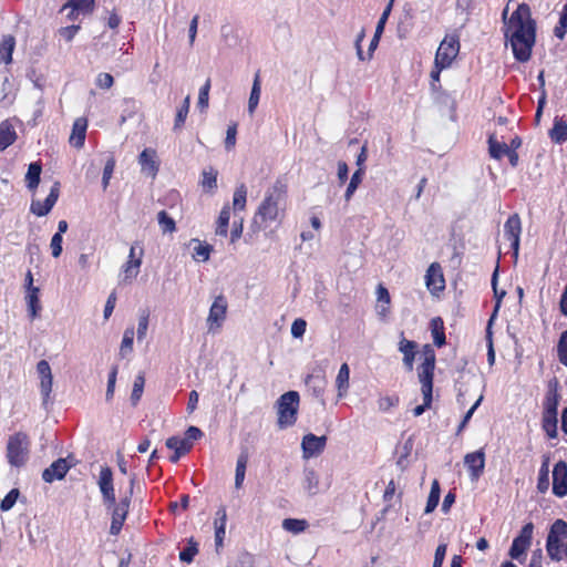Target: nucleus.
Instances as JSON below:
<instances>
[{
	"mask_svg": "<svg viewBox=\"0 0 567 567\" xmlns=\"http://www.w3.org/2000/svg\"><path fill=\"white\" fill-rule=\"evenodd\" d=\"M513 54L519 62H527L536 41V21L532 18L530 8L520 3L509 18V27L505 30Z\"/></svg>",
	"mask_w": 567,
	"mask_h": 567,
	"instance_id": "1",
	"label": "nucleus"
},
{
	"mask_svg": "<svg viewBox=\"0 0 567 567\" xmlns=\"http://www.w3.org/2000/svg\"><path fill=\"white\" fill-rule=\"evenodd\" d=\"M424 360L417 368L419 381L421 383V392L423 395V404L417 405L413 410L414 416L422 415L426 409L431 406L433 399V378L435 369V352L430 344L423 348Z\"/></svg>",
	"mask_w": 567,
	"mask_h": 567,
	"instance_id": "2",
	"label": "nucleus"
},
{
	"mask_svg": "<svg viewBox=\"0 0 567 567\" xmlns=\"http://www.w3.org/2000/svg\"><path fill=\"white\" fill-rule=\"evenodd\" d=\"M287 186L281 181H276L266 192L264 200L260 203L255 215V223L259 220L264 224L276 221L281 206L285 205Z\"/></svg>",
	"mask_w": 567,
	"mask_h": 567,
	"instance_id": "3",
	"label": "nucleus"
},
{
	"mask_svg": "<svg viewBox=\"0 0 567 567\" xmlns=\"http://www.w3.org/2000/svg\"><path fill=\"white\" fill-rule=\"evenodd\" d=\"M299 393L297 391H288L279 396L276 402L279 429L292 426L297 421L299 408Z\"/></svg>",
	"mask_w": 567,
	"mask_h": 567,
	"instance_id": "4",
	"label": "nucleus"
},
{
	"mask_svg": "<svg viewBox=\"0 0 567 567\" xmlns=\"http://www.w3.org/2000/svg\"><path fill=\"white\" fill-rule=\"evenodd\" d=\"M29 456L28 435L22 432L10 435L7 443V458L11 466H23Z\"/></svg>",
	"mask_w": 567,
	"mask_h": 567,
	"instance_id": "5",
	"label": "nucleus"
},
{
	"mask_svg": "<svg viewBox=\"0 0 567 567\" xmlns=\"http://www.w3.org/2000/svg\"><path fill=\"white\" fill-rule=\"evenodd\" d=\"M460 37L456 33L446 34L435 54L434 68H449L460 52Z\"/></svg>",
	"mask_w": 567,
	"mask_h": 567,
	"instance_id": "6",
	"label": "nucleus"
},
{
	"mask_svg": "<svg viewBox=\"0 0 567 567\" xmlns=\"http://www.w3.org/2000/svg\"><path fill=\"white\" fill-rule=\"evenodd\" d=\"M534 525L533 523H527L523 526L519 532V535L516 536L512 543L508 555L512 559L520 560V557L526 553L528 547L530 546L533 538Z\"/></svg>",
	"mask_w": 567,
	"mask_h": 567,
	"instance_id": "7",
	"label": "nucleus"
},
{
	"mask_svg": "<svg viewBox=\"0 0 567 567\" xmlns=\"http://www.w3.org/2000/svg\"><path fill=\"white\" fill-rule=\"evenodd\" d=\"M522 233V223L518 214H513L508 217L504 225V237L511 243L509 247L513 249L514 256H518L519 241Z\"/></svg>",
	"mask_w": 567,
	"mask_h": 567,
	"instance_id": "8",
	"label": "nucleus"
},
{
	"mask_svg": "<svg viewBox=\"0 0 567 567\" xmlns=\"http://www.w3.org/2000/svg\"><path fill=\"white\" fill-rule=\"evenodd\" d=\"M97 485L100 487L103 503L106 507L114 505L113 473L109 466H103L100 472Z\"/></svg>",
	"mask_w": 567,
	"mask_h": 567,
	"instance_id": "9",
	"label": "nucleus"
},
{
	"mask_svg": "<svg viewBox=\"0 0 567 567\" xmlns=\"http://www.w3.org/2000/svg\"><path fill=\"white\" fill-rule=\"evenodd\" d=\"M327 444V436H317L312 433H308L302 437L301 449L303 458H311L320 455Z\"/></svg>",
	"mask_w": 567,
	"mask_h": 567,
	"instance_id": "10",
	"label": "nucleus"
},
{
	"mask_svg": "<svg viewBox=\"0 0 567 567\" xmlns=\"http://www.w3.org/2000/svg\"><path fill=\"white\" fill-rule=\"evenodd\" d=\"M59 195H60V183L55 182L53 184V186L51 187L50 194L48 195V197L45 198L44 202L32 200L31 206H30L31 213L39 217L47 216L52 210L53 206L55 205V203L59 198Z\"/></svg>",
	"mask_w": 567,
	"mask_h": 567,
	"instance_id": "11",
	"label": "nucleus"
},
{
	"mask_svg": "<svg viewBox=\"0 0 567 567\" xmlns=\"http://www.w3.org/2000/svg\"><path fill=\"white\" fill-rule=\"evenodd\" d=\"M74 464L70 457L58 458L49 467L42 472V480L47 483H52L55 480H62Z\"/></svg>",
	"mask_w": 567,
	"mask_h": 567,
	"instance_id": "12",
	"label": "nucleus"
},
{
	"mask_svg": "<svg viewBox=\"0 0 567 567\" xmlns=\"http://www.w3.org/2000/svg\"><path fill=\"white\" fill-rule=\"evenodd\" d=\"M227 312V300L223 295H219L215 298L213 305L210 306L207 323L209 324V330H213L214 327L220 328L221 323L226 318Z\"/></svg>",
	"mask_w": 567,
	"mask_h": 567,
	"instance_id": "13",
	"label": "nucleus"
},
{
	"mask_svg": "<svg viewBox=\"0 0 567 567\" xmlns=\"http://www.w3.org/2000/svg\"><path fill=\"white\" fill-rule=\"evenodd\" d=\"M553 493L557 497L567 495V463L559 461L553 470Z\"/></svg>",
	"mask_w": 567,
	"mask_h": 567,
	"instance_id": "14",
	"label": "nucleus"
},
{
	"mask_svg": "<svg viewBox=\"0 0 567 567\" xmlns=\"http://www.w3.org/2000/svg\"><path fill=\"white\" fill-rule=\"evenodd\" d=\"M464 464L470 471L471 478L477 480L483 474L485 467V453L483 449L467 453L464 456Z\"/></svg>",
	"mask_w": 567,
	"mask_h": 567,
	"instance_id": "15",
	"label": "nucleus"
},
{
	"mask_svg": "<svg viewBox=\"0 0 567 567\" xmlns=\"http://www.w3.org/2000/svg\"><path fill=\"white\" fill-rule=\"evenodd\" d=\"M37 371L40 375V389L43 396V404L48 402L50 393L52 391L53 377L50 364L45 360H41L37 364Z\"/></svg>",
	"mask_w": 567,
	"mask_h": 567,
	"instance_id": "16",
	"label": "nucleus"
},
{
	"mask_svg": "<svg viewBox=\"0 0 567 567\" xmlns=\"http://www.w3.org/2000/svg\"><path fill=\"white\" fill-rule=\"evenodd\" d=\"M458 373L460 375L455 380V390L457 391V401L461 402V399L468 393L470 386L477 383L478 378L472 371L466 370L465 367H462Z\"/></svg>",
	"mask_w": 567,
	"mask_h": 567,
	"instance_id": "17",
	"label": "nucleus"
},
{
	"mask_svg": "<svg viewBox=\"0 0 567 567\" xmlns=\"http://www.w3.org/2000/svg\"><path fill=\"white\" fill-rule=\"evenodd\" d=\"M426 286L431 291H441L444 289V277L442 268L437 262H433L426 270Z\"/></svg>",
	"mask_w": 567,
	"mask_h": 567,
	"instance_id": "18",
	"label": "nucleus"
},
{
	"mask_svg": "<svg viewBox=\"0 0 567 567\" xmlns=\"http://www.w3.org/2000/svg\"><path fill=\"white\" fill-rule=\"evenodd\" d=\"M138 163L142 171L147 175L155 177L158 172V164L156 162V152L152 148H145L138 155Z\"/></svg>",
	"mask_w": 567,
	"mask_h": 567,
	"instance_id": "19",
	"label": "nucleus"
},
{
	"mask_svg": "<svg viewBox=\"0 0 567 567\" xmlns=\"http://www.w3.org/2000/svg\"><path fill=\"white\" fill-rule=\"evenodd\" d=\"M135 250H136V246L133 245L130 249L128 260L123 266V271L125 274V280L135 278L138 275V269L142 265V257H143L144 250L141 247L137 257H136Z\"/></svg>",
	"mask_w": 567,
	"mask_h": 567,
	"instance_id": "20",
	"label": "nucleus"
},
{
	"mask_svg": "<svg viewBox=\"0 0 567 567\" xmlns=\"http://www.w3.org/2000/svg\"><path fill=\"white\" fill-rule=\"evenodd\" d=\"M327 381L323 375L311 373L306 378V385L312 392L313 396L320 401L322 405L326 404L323 392Z\"/></svg>",
	"mask_w": 567,
	"mask_h": 567,
	"instance_id": "21",
	"label": "nucleus"
},
{
	"mask_svg": "<svg viewBox=\"0 0 567 567\" xmlns=\"http://www.w3.org/2000/svg\"><path fill=\"white\" fill-rule=\"evenodd\" d=\"M417 344L414 341L406 340L403 336L399 342V351L403 353V364L408 371L413 370L414 358Z\"/></svg>",
	"mask_w": 567,
	"mask_h": 567,
	"instance_id": "22",
	"label": "nucleus"
},
{
	"mask_svg": "<svg viewBox=\"0 0 567 567\" xmlns=\"http://www.w3.org/2000/svg\"><path fill=\"white\" fill-rule=\"evenodd\" d=\"M87 122L83 117H79L74 121L72 127V134L70 136V143L80 148L84 145L85 133H86Z\"/></svg>",
	"mask_w": 567,
	"mask_h": 567,
	"instance_id": "23",
	"label": "nucleus"
},
{
	"mask_svg": "<svg viewBox=\"0 0 567 567\" xmlns=\"http://www.w3.org/2000/svg\"><path fill=\"white\" fill-rule=\"evenodd\" d=\"M302 487L310 496L319 493V475L313 468L306 467L303 470Z\"/></svg>",
	"mask_w": 567,
	"mask_h": 567,
	"instance_id": "24",
	"label": "nucleus"
},
{
	"mask_svg": "<svg viewBox=\"0 0 567 567\" xmlns=\"http://www.w3.org/2000/svg\"><path fill=\"white\" fill-rule=\"evenodd\" d=\"M17 133L12 124L6 120L0 123V151H4L11 144L14 143Z\"/></svg>",
	"mask_w": 567,
	"mask_h": 567,
	"instance_id": "25",
	"label": "nucleus"
},
{
	"mask_svg": "<svg viewBox=\"0 0 567 567\" xmlns=\"http://www.w3.org/2000/svg\"><path fill=\"white\" fill-rule=\"evenodd\" d=\"M497 277H498V266L495 268V270H494V272L492 275V287H493V290H494V297L496 299V303H495V308H494L493 315H492V317L488 320V327H487L488 336L491 334L489 327H491L494 318L496 317V315H497V312H498V310L501 308V303H502L503 298L506 296V291L505 290H498L497 289Z\"/></svg>",
	"mask_w": 567,
	"mask_h": 567,
	"instance_id": "26",
	"label": "nucleus"
},
{
	"mask_svg": "<svg viewBox=\"0 0 567 567\" xmlns=\"http://www.w3.org/2000/svg\"><path fill=\"white\" fill-rule=\"evenodd\" d=\"M549 488V455L543 456V463L539 468L537 480V491L539 493H546Z\"/></svg>",
	"mask_w": 567,
	"mask_h": 567,
	"instance_id": "27",
	"label": "nucleus"
},
{
	"mask_svg": "<svg viewBox=\"0 0 567 567\" xmlns=\"http://www.w3.org/2000/svg\"><path fill=\"white\" fill-rule=\"evenodd\" d=\"M16 47V39L11 34L3 35L0 42V61L10 63Z\"/></svg>",
	"mask_w": 567,
	"mask_h": 567,
	"instance_id": "28",
	"label": "nucleus"
},
{
	"mask_svg": "<svg viewBox=\"0 0 567 567\" xmlns=\"http://www.w3.org/2000/svg\"><path fill=\"white\" fill-rule=\"evenodd\" d=\"M41 172H42V166L39 162H33L29 165L28 172L25 174V182H27V187L30 190H34L38 187V185L40 183Z\"/></svg>",
	"mask_w": 567,
	"mask_h": 567,
	"instance_id": "29",
	"label": "nucleus"
},
{
	"mask_svg": "<svg viewBox=\"0 0 567 567\" xmlns=\"http://www.w3.org/2000/svg\"><path fill=\"white\" fill-rule=\"evenodd\" d=\"M558 403H559V395L557 393V390L550 388L545 398L543 414L550 415V416H553V415L557 416Z\"/></svg>",
	"mask_w": 567,
	"mask_h": 567,
	"instance_id": "30",
	"label": "nucleus"
},
{
	"mask_svg": "<svg viewBox=\"0 0 567 567\" xmlns=\"http://www.w3.org/2000/svg\"><path fill=\"white\" fill-rule=\"evenodd\" d=\"M94 7V0H69L63 9L71 8L72 11L70 13V17L76 13H89L93 10Z\"/></svg>",
	"mask_w": 567,
	"mask_h": 567,
	"instance_id": "31",
	"label": "nucleus"
},
{
	"mask_svg": "<svg viewBox=\"0 0 567 567\" xmlns=\"http://www.w3.org/2000/svg\"><path fill=\"white\" fill-rule=\"evenodd\" d=\"M549 136L555 143H563L567 140V123L561 118H555Z\"/></svg>",
	"mask_w": 567,
	"mask_h": 567,
	"instance_id": "32",
	"label": "nucleus"
},
{
	"mask_svg": "<svg viewBox=\"0 0 567 567\" xmlns=\"http://www.w3.org/2000/svg\"><path fill=\"white\" fill-rule=\"evenodd\" d=\"M248 463V454L246 452L240 453L236 463V472H235V487L240 488L243 486L246 467Z\"/></svg>",
	"mask_w": 567,
	"mask_h": 567,
	"instance_id": "33",
	"label": "nucleus"
},
{
	"mask_svg": "<svg viewBox=\"0 0 567 567\" xmlns=\"http://www.w3.org/2000/svg\"><path fill=\"white\" fill-rule=\"evenodd\" d=\"M350 369L347 363H343L338 372L336 384L338 388L339 396H343L349 388Z\"/></svg>",
	"mask_w": 567,
	"mask_h": 567,
	"instance_id": "34",
	"label": "nucleus"
},
{
	"mask_svg": "<svg viewBox=\"0 0 567 567\" xmlns=\"http://www.w3.org/2000/svg\"><path fill=\"white\" fill-rule=\"evenodd\" d=\"M441 488L437 480H434L431 485V491L427 497L426 506L424 509L425 514L432 513L440 502Z\"/></svg>",
	"mask_w": 567,
	"mask_h": 567,
	"instance_id": "35",
	"label": "nucleus"
},
{
	"mask_svg": "<svg viewBox=\"0 0 567 567\" xmlns=\"http://www.w3.org/2000/svg\"><path fill=\"white\" fill-rule=\"evenodd\" d=\"M364 168H358L351 176L350 183L344 193V199L349 202L362 182Z\"/></svg>",
	"mask_w": 567,
	"mask_h": 567,
	"instance_id": "36",
	"label": "nucleus"
},
{
	"mask_svg": "<svg viewBox=\"0 0 567 567\" xmlns=\"http://www.w3.org/2000/svg\"><path fill=\"white\" fill-rule=\"evenodd\" d=\"M509 146L506 143H501L494 138L493 135L488 138V152L491 157L495 159L502 158L503 155H506Z\"/></svg>",
	"mask_w": 567,
	"mask_h": 567,
	"instance_id": "37",
	"label": "nucleus"
},
{
	"mask_svg": "<svg viewBox=\"0 0 567 567\" xmlns=\"http://www.w3.org/2000/svg\"><path fill=\"white\" fill-rule=\"evenodd\" d=\"M230 218V208L229 206H225L218 216L217 219V227H216V235L226 237L228 233V224Z\"/></svg>",
	"mask_w": 567,
	"mask_h": 567,
	"instance_id": "38",
	"label": "nucleus"
},
{
	"mask_svg": "<svg viewBox=\"0 0 567 567\" xmlns=\"http://www.w3.org/2000/svg\"><path fill=\"white\" fill-rule=\"evenodd\" d=\"M111 509H112V522H111V527H110V534L118 535L123 527V524L125 522L127 513L124 511L116 509V508H111Z\"/></svg>",
	"mask_w": 567,
	"mask_h": 567,
	"instance_id": "39",
	"label": "nucleus"
},
{
	"mask_svg": "<svg viewBox=\"0 0 567 567\" xmlns=\"http://www.w3.org/2000/svg\"><path fill=\"white\" fill-rule=\"evenodd\" d=\"M133 341H134V329L133 327L125 329L121 348H120V357L125 358L133 350Z\"/></svg>",
	"mask_w": 567,
	"mask_h": 567,
	"instance_id": "40",
	"label": "nucleus"
},
{
	"mask_svg": "<svg viewBox=\"0 0 567 567\" xmlns=\"http://www.w3.org/2000/svg\"><path fill=\"white\" fill-rule=\"evenodd\" d=\"M432 326L433 342L436 347L441 348L445 344V333L443 331V322L441 318H434L432 320Z\"/></svg>",
	"mask_w": 567,
	"mask_h": 567,
	"instance_id": "41",
	"label": "nucleus"
},
{
	"mask_svg": "<svg viewBox=\"0 0 567 567\" xmlns=\"http://www.w3.org/2000/svg\"><path fill=\"white\" fill-rule=\"evenodd\" d=\"M38 293L39 288L32 287L27 296V302L31 319H34L41 309Z\"/></svg>",
	"mask_w": 567,
	"mask_h": 567,
	"instance_id": "42",
	"label": "nucleus"
},
{
	"mask_svg": "<svg viewBox=\"0 0 567 567\" xmlns=\"http://www.w3.org/2000/svg\"><path fill=\"white\" fill-rule=\"evenodd\" d=\"M190 243L196 244V246L194 247L193 257L197 258L202 261H207L209 259L210 252L213 250V246H210L208 244H203L198 239H192Z\"/></svg>",
	"mask_w": 567,
	"mask_h": 567,
	"instance_id": "43",
	"label": "nucleus"
},
{
	"mask_svg": "<svg viewBox=\"0 0 567 567\" xmlns=\"http://www.w3.org/2000/svg\"><path fill=\"white\" fill-rule=\"evenodd\" d=\"M308 526V523L305 519L297 518H286L282 520V528L292 534H298L303 532Z\"/></svg>",
	"mask_w": 567,
	"mask_h": 567,
	"instance_id": "44",
	"label": "nucleus"
},
{
	"mask_svg": "<svg viewBox=\"0 0 567 567\" xmlns=\"http://www.w3.org/2000/svg\"><path fill=\"white\" fill-rule=\"evenodd\" d=\"M189 105H190V97H189V95H187L184 99L182 106L177 110V113L175 116V122H174L175 131L179 130L184 125L187 114L189 112Z\"/></svg>",
	"mask_w": 567,
	"mask_h": 567,
	"instance_id": "45",
	"label": "nucleus"
},
{
	"mask_svg": "<svg viewBox=\"0 0 567 567\" xmlns=\"http://www.w3.org/2000/svg\"><path fill=\"white\" fill-rule=\"evenodd\" d=\"M144 384H145L144 374L143 373L137 374L134 380L133 390L131 393L132 405L135 406L138 403V401L141 400V396L143 394V390H144Z\"/></svg>",
	"mask_w": 567,
	"mask_h": 567,
	"instance_id": "46",
	"label": "nucleus"
},
{
	"mask_svg": "<svg viewBox=\"0 0 567 567\" xmlns=\"http://www.w3.org/2000/svg\"><path fill=\"white\" fill-rule=\"evenodd\" d=\"M247 187L245 184H240L236 187L233 198V205L235 210H243L246 206Z\"/></svg>",
	"mask_w": 567,
	"mask_h": 567,
	"instance_id": "47",
	"label": "nucleus"
},
{
	"mask_svg": "<svg viewBox=\"0 0 567 567\" xmlns=\"http://www.w3.org/2000/svg\"><path fill=\"white\" fill-rule=\"evenodd\" d=\"M260 99V83H259V76L256 75L254 80V84L251 87L249 101H248V112L252 114L259 103Z\"/></svg>",
	"mask_w": 567,
	"mask_h": 567,
	"instance_id": "48",
	"label": "nucleus"
},
{
	"mask_svg": "<svg viewBox=\"0 0 567 567\" xmlns=\"http://www.w3.org/2000/svg\"><path fill=\"white\" fill-rule=\"evenodd\" d=\"M134 484H135V476L131 477L130 488H128L127 493L125 494V496L118 503H116V499L114 498V505H111L110 508H116V509L124 511V512L128 513V507L131 504V496L133 495Z\"/></svg>",
	"mask_w": 567,
	"mask_h": 567,
	"instance_id": "49",
	"label": "nucleus"
},
{
	"mask_svg": "<svg viewBox=\"0 0 567 567\" xmlns=\"http://www.w3.org/2000/svg\"><path fill=\"white\" fill-rule=\"evenodd\" d=\"M198 553V544L190 538L187 546L179 553V559L183 563H192L195 555Z\"/></svg>",
	"mask_w": 567,
	"mask_h": 567,
	"instance_id": "50",
	"label": "nucleus"
},
{
	"mask_svg": "<svg viewBox=\"0 0 567 567\" xmlns=\"http://www.w3.org/2000/svg\"><path fill=\"white\" fill-rule=\"evenodd\" d=\"M557 416L543 414V429L550 439L557 436Z\"/></svg>",
	"mask_w": 567,
	"mask_h": 567,
	"instance_id": "51",
	"label": "nucleus"
},
{
	"mask_svg": "<svg viewBox=\"0 0 567 567\" xmlns=\"http://www.w3.org/2000/svg\"><path fill=\"white\" fill-rule=\"evenodd\" d=\"M157 220L163 233H173L176 229L174 219L165 210L158 213Z\"/></svg>",
	"mask_w": 567,
	"mask_h": 567,
	"instance_id": "52",
	"label": "nucleus"
},
{
	"mask_svg": "<svg viewBox=\"0 0 567 567\" xmlns=\"http://www.w3.org/2000/svg\"><path fill=\"white\" fill-rule=\"evenodd\" d=\"M217 171L214 168H209V171H204L202 176V185L204 188H207L208 190H213L217 188Z\"/></svg>",
	"mask_w": 567,
	"mask_h": 567,
	"instance_id": "53",
	"label": "nucleus"
},
{
	"mask_svg": "<svg viewBox=\"0 0 567 567\" xmlns=\"http://www.w3.org/2000/svg\"><path fill=\"white\" fill-rule=\"evenodd\" d=\"M19 494H20L19 489H17V488L11 489L4 496V498L1 501L0 509L2 512H7V511L11 509L14 506V504H16L18 497H19Z\"/></svg>",
	"mask_w": 567,
	"mask_h": 567,
	"instance_id": "54",
	"label": "nucleus"
},
{
	"mask_svg": "<svg viewBox=\"0 0 567 567\" xmlns=\"http://www.w3.org/2000/svg\"><path fill=\"white\" fill-rule=\"evenodd\" d=\"M114 168H115V159H114V157L111 156L106 161L104 169H103V176H102L103 189L107 188V186L110 184V179H111V177L113 175Z\"/></svg>",
	"mask_w": 567,
	"mask_h": 567,
	"instance_id": "55",
	"label": "nucleus"
},
{
	"mask_svg": "<svg viewBox=\"0 0 567 567\" xmlns=\"http://www.w3.org/2000/svg\"><path fill=\"white\" fill-rule=\"evenodd\" d=\"M148 318L150 313L146 310H143L138 317V327H137V339L143 340L146 336L148 328Z\"/></svg>",
	"mask_w": 567,
	"mask_h": 567,
	"instance_id": "56",
	"label": "nucleus"
},
{
	"mask_svg": "<svg viewBox=\"0 0 567 567\" xmlns=\"http://www.w3.org/2000/svg\"><path fill=\"white\" fill-rule=\"evenodd\" d=\"M557 348L559 361L567 367V330L560 334Z\"/></svg>",
	"mask_w": 567,
	"mask_h": 567,
	"instance_id": "57",
	"label": "nucleus"
},
{
	"mask_svg": "<svg viewBox=\"0 0 567 567\" xmlns=\"http://www.w3.org/2000/svg\"><path fill=\"white\" fill-rule=\"evenodd\" d=\"M209 90H210V80L207 79L205 84L200 87L199 94H198L197 105L200 109H206L208 106Z\"/></svg>",
	"mask_w": 567,
	"mask_h": 567,
	"instance_id": "58",
	"label": "nucleus"
},
{
	"mask_svg": "<svg viewBox=\"0 0 567 567\" xmlns=\"http://www.w3.org/2000/svg\"><path fill=\"white\" fill-rule=\"evenodd\" d=\"M236 135H237V124L234 123L228 126L225 138V147L226 150H231L236 144Z\"/></svg>",
	"mask_w": 567,
	"mask_h": 567,
	"instance_id": "59",
	"label": "nucleus"
},
{
	"mask_svg": "<svg viewBox=\"0 0 567 567\" xmlns=\"http://www.w3.org/2000/svg\"><path fill=\"white\" fill-rule=\"evenodd\" d=\"M62 241H63V238H62V235H60V234H54L53 237L51 238L50 248L52 250V256L54 258L60 257L62 254Z\"/></svg>",
	"mask_w": 567,
	"mask_h": 567,
	"instance_id": "60",
	"label": "nucleus"
},
{
	"mask_svg": "<svg viewBox=\"0 0 567 567\" xmlns=\"http://www.w3.org/2000/svg\"><path fill=\"white\" fill-rule=\"evenodd\" d=\"M307 323L303 319L298 318L291 324V334L293 338H301L306 332Z\"/></svg>",
	"mask_w": 567,
	"mask_h": 567,
	"instance_id": "61",
	"label": "nucleus"
},
{
	"mask_svg": "<svg viewBox=\"0 0 567 567\" xmlns=\"http://www.w3.org/2000/svg\"><path fill=\"white\" fill-rule=\"evenodd\" d=\"M391 10H392V1H390V3L385 7V9L383 10L378 23H377V27H375V31L379 32V34H382L383 31H384V28H385V23L389 19V16L391 13Z\"/></svg>",
	"mask_w": 567,
	"mask_h": 567,
	"instance_id": "62",
	"label": "nucleus"
},
{
	"mask_svg": "<svg viewBox=\"0 0 567 567\" xmlns=\"http://www.w3.org/2000/svg\"><path fill=\"white\" fill-rule=\"evenodd\" d=\"M447 545L446 544H440L436 547L435 555H434V561L433 567H442L445 555H446Z\"/></svg>",
	"mask_w": 567,
	"mask_h": 567,
	"instance_id": "63",
	"label": "nucleus"
},
{
	"mask_svg": "<svg viewBox=\"0 0 567 567\" xmlns=\"http://www.w3.org/2000/svg\"><path fill=\"white\" fill-rule=\"evenodd\" d=\"M114 83V79L110 73H100L96 79V84L101 89H110Z\"/></svg>",
	"mask_w": 567,
	"mask_h": 567,
	"instance_id": "64",
	"label": "nucleus"
}]
</instances>
